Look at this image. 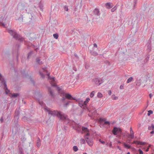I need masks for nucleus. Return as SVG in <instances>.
Here are the masks:
<instances>
[{
  "instance_id": "53",
  "label": "nucleus",
  "mask_w": 154,
  "mask_h": 154,
  "mask_svg": "<svg viewBox=\"0 0 154 154\" xmlns=\"http://www.w3.org/2000/svg\"><path fill=\"white\" fill-rule=\"evenodd\" d=\"M137 2V0H134V4H135V5H136Z\"/></svg>"
},
{
  "instance_id": "48",
  "label": "nucleus",
  "mask_w": 154,
  "mask_h": 154,
  "mask_svg": "<svg viewBox=\"0 0 154 154\" xmlns=\"http://www.w3.org/2000/svg\"><path fill=\"white\" fill-rule=\"evenodd\" d=\"M130 130L131 134L134 133L132 128L131 127L130 128Z\"/></svg>"
},
{
  "instance_id": "10",
  "label": "nucleus",
  "mask_w": 154,
  "mask_h": 154,
  "mask_svg": "<svg viewBox=\"0 0 154 154\" xmlns=\"http://www.w3.org/2000/svg\"><path fill=\"white\" fill-rule=\"evenodd\" d=\"M94 14V15L100 16V13L99 10L97 8H95L93 11Z\"/></svg>"
},
{
  "instance_id": "46",
  "label": "nucleus",
  "mask_w": 154,
  "mask_h": 154,
  "mask_svg": "<svg viewBox=\"0 0 154 154\" xmlns=\"http://www.w3.org/2000/svg\"><path fill=\"white\" fill-rule=\"evenodd\" d=\"M104 124H105V125H110V123L109 122V121H106L104 122Z\"/></svg>"
},
{
  "instance_id": "16",
  "label": "nucleus",
  "mask_w": 154,
  "mask_h": 154,
  "mask_svg": "<svg viewBox=\"0 0 154 154\" xmlns=\"http://www.w3.org/2000/svg\"><path fill=\"white\" fill-rule=\"evenodd\" d=\"M57 90L58 91V92L59 93L61 94L62 95L63 92H64L63 91H62L61 90V89L60 88L57 87Z\"/></svg>"
},
{
  "instance_id": "32",
  "label": "nucleus",
  "mask_w": 154,
  "mask_h": 154,
  "mask_svg": "<svg viewBox=\"0 0 154 154\" xmlns=\"http://www.w3.org/2000/svg\"><path fill=\"white\" fill-rule=\"evenodd\" d=\"M140 141H137V140H135L133 141V144H136L138 145H140Z\"/></svg>"
},
{
  "instance_id": "59",
  "label": "nucleus",
  "mask_w": 154,
  "mask_h": 154,
  "mask_svg": "<svg viewBox=\"0 0 154 154\" xmlns=\"http://www.w3.org/2000/svg\"><path fill=\"white\" fill-rule=\"evenodd\" d=\"M151 134H154V130L150 132Z\"/></svg>"
},
{
  "instance_id": "51",
  "label": "nucleus",
  "mask_w": 154,
  "mask_h": 154,
  "mask_svg": "<svg viewBox=\"0 0 154 154\" xmlns=\"http://www.w3.org/2000/svg\"><path fill=\"white\" fill-rule=\"evenodd\" d=\"M150 98H151L153 96V95L152 94H150L149 95Z\"/></svg>"
},
{
  "instance_id": "63",
  "label": "nucleus",
  "mask_w": 154,
  "mask_h": 154,
  "mask_svg": "<svg viewBox=\"0 0 154 154\" xmlns=\"http://www.w3.org/2000/svg\"><path fill=\"white\" fill-rule=\"evenodd\" d=\"M21 72V74H22V75H23V76H26V75L25 74L24 75L23 72Z\"/></svg>"
},
{
  "instance_id": "62",
  "label": "nucleus",
  "mask_w": 154,
  "mask_h": 154,
  "mask_svg": "<svg viewBox=\"0 0 154 154\" xmlns=\"http://www.w3.org/2000/svg\"><path fill=\"white\" fill-rule=\"evenodd\" d=\"M109 146L111 147H112V143H110V144H109Z\"/></svg>"
},
{
  "instance_id": "15",
  "label": "nucleus",
  "mask_w": 154,
  "mask_h": 154,
  "mask_svg": "<svg viewBox=\"0 0 154 154\" xmlns=\"http://www.w3.org/2000/svg\"><path fill=\"white\" fill-rule=\"evenodd\" d=\"M136 85L137 86H139L141 85V80L140 79L137 80L136 81Z\"/></svg>"
},
{
  "instance_id": "12",
  "label": "nucleus",
  "mask_w": 154,
  "mask_h": 154,
  "mask_svg": "<svg viewBox=\"0 0 154 154\" xmlns=\"http://www.w3.org/2000/svg\"><path fill=\"white\" fill-rule=\"evenodd\" d=\"M105 5L106 8L107 9H110L113 7L112 4L110 2L106 3Z\"/></svg>"
},
{
  "instance_id": "55",
  "label": "nucleus",
  "mask_w": 154,
  "mask_h": 154,
  "mask_svg": "<svg viewBox=\"0 0 154 154\" xmlns=\"http://www.w3.org/2000/svg\"><path fill=\"white\" fill-rule=\"evenodd\" d=\"M65 98H65L64 97H62V101L63 102L65 100Z\"/></svg>"
},
{
  "instance_id": "1",
  "label": "nucleus",
  "mask_w": 154,
  "mask_h": 154,
  "mask_svg": "<svg viewBox=\"0 0 154 154\" xmlns=\"http://www.w3.org/2000/svg\"><path fill=\"white\" fill-rule=\"evenodd\" d=\"M46 111L48 112L49 114L53 116H57L62 121L67 120L68 123L69 122L68 118L67 116L65 114L60 111H58L57 110L52 111L50 110L49 108L46 107L45 108Z\"/></svg>"
},
{
  "instance_id": "58",
  "label": "nucleus",
  "mask_w": 154,
  "mask_h": 154,
  "mask_svg": "<svg viewBox=\"0 0 154 154\" xmlns=\"http://www.w3.org/2000/svg\"><path fill=\"white\" fill-rule=\"evenodd\" d=\"M117 148L120 150H121V148L119 146H117Z\"/></svg>"
},
{
  "instance_id": "4",
  "label": "nucleus",
  "mask_w": 154,
  "mask_h": 154,
  "mask_svg": "<svg viewBox=\"0 0 154 154\" xmlns=\"http://www.w3.org/2000/svg\"><path fill=\"white\" fill-rule=\"evenodd\" d=\"M0 81L2 83L1 85L3 86L4 89L5 91V93L6 94H8L10 92V91L8 89L6 82L3 76L0 73Z\"/></svg>"
},
{
  "instance_id": "33",
  "label": "nucleus",
  "mask_w": 154,
  "mask_h": 154,
  "mask_svg": "<svg viewBox=\"0 0 154 154\" xmlns=\"http://www.w3.org/2000/svg\"><path fill=\"white\" fill-rule=\"evenodd\" d=\"M53 36L54 38L57 39L58 37V35L57 33L53 34Z\"/></svg>"
},
{
  "instance_id": "41",
  "label": "nucleus",
  "mask_w": 154,
  "mask_h": 154,
  "mask_svg": "<svg viewBox=\"0 0 154 154\" xmlns=\"http://www.w3.org/2000/svg\"><path fill=\"white\" fill-rule=\"evenodd\" d=\"M39 74L41 77H42L43 78H45V75L43 73H42L41 72H40Z\"/></svg>"
},
{
  "instance_id": "18",
  "label": "nucleus",
  "mask_w": 154,
  "mask_h": 154,
  "mask_svg": "<svg viewBox=\"0 0 154 154\" xmlns=\"http://www.w3.org/2000/svg\"><path fill=\"white\" fill-rule=\"evenodd\" d=\"M90 100V99L89 97H87L86 98V100L84 102V105H86L87 103L89 102Z\"/></svg>"
},
{
  "instance_id": "7",
  "label": "nucleus",
  "mask_w": 154,
  "mask_h": 154,
  "mask_svg": "<svg viewBox=\"0 0 154 154\" xmlns=\"http://www.w3.org/2000/svg\"><path fill=\"white\" fill-rule=\"evenodd\" d=\"M94 82L96 84L100 85L103 82V79H99L98 78H95L94 79Z\"/></svg>"
},
{
  "instance_id": "64",
  "label": "nucleus",
  "mask_w": 154,
  "mask_h": 154,
  "mask_svg": "<svg viewBox=\"0 0 154 154\" xmlns=\"http://www.w3.org/2000/svg\"><path fill=\"white\" fill-rule=\"evenodd\" d=\"M149 148H147L146 150V152H148L149 151Z\"/></svg>"
},
{
  "instance_id": "45",
  "label": "nucleus",
  "mask_w": 154,
  "mask_h": 154,
  "mask_svg": "<svg viewBox=\"0 0 154 154\" xmlns=\"http://www.w3.org/2000/svg\"><path fill=\"white\" fill-rule=\"evenodd\" d=\"M19 47H20V46L18 44L16 45V46L15 47H16L17 49V53L18 50V48H19Z\"/></svg>"
},
{
  "instance_id": "30",
  "label": "nucleus",
  "mask_w": 154,
  "mask_h": 154,
  "mask_svg": "<svg viewBox=\"0 0 154 154\" xmlns=\"http://www.w3.org/2000/svg\"><path fill=\"white\" fill-rule=\"evenodd\" d=\"M33 53L32 51H31L28 54L27 59H29V57H30Z\"/></svg>"
},
{
  "instance_id": "60",
  "label": "nucleus",
  "mask_w": 154,
  "mask_h": 154,
  "mask_svg": "<svg viewBox=\"0 0 154 154\" xmlns=\"http://www.w3.org/2000/svg\"><path fill=\"white\" fill-rule=\"evenodd\" d=\"M94 47H97V45L95 44V43H94Z\"/></svg>"
},
{
  "instance_id": "31",
  "label": "nucleus",
  "mask_w": 154,
  "mask_h": 154,
  "mask_svg": "<svg viewBox=\"0 0 154 154\" xmlns=\"http://www.w3.org/2000/svg\"><path fill=\"white\" fill-rule=\"evenodd\" d=\"M90 135V134L89 133H87L86 134L85 136L84 137L85 140L86 139H89L88 137Z\"/></svg>"
},
{
  "instance_id": "23",
  "label": "nucleus",
  "mask_w": 154,
  "mask_h": 154,
  "mask_svg": "<svg viewBox=\"0 0 154 154\" xmlns=\"http://www.w3.org/2000/svg\"><path fill=\"white\" fill-rule=\"evenodd\" d=\"M82 130L84 131L89 132V130L87 128L85 127H82Z\"/></svg>"
},
{
  "instance_id": "20",
  "label": "nucleus",
  "mask_w": 154,
  "mask_h": 154,
  "mask_svg": "<svg viewBox=\"0 0 154 154\" xmlns=\"http://www.w3.org/2000/svg\"><path fill=\"white\" fill-rule=\"evenodd\" d=\"M148 129L149 130H154V125L153 124H152L151 126H149L148 127Z\"/></svg>"
},
{
  "instance_id": "19",
  "label": "nucleus",
  "mask_w": 154,
  "mask_h": 154,
  "mask_svg": "<svg viewBox=\"0 0 154 154\" xmlns=\"http://www.w3.org/2000/svg\"><path fill=\"white\" fill-rule=\"evenodd\" d=\"M19 153L20 154L24 153L23 152V149L22 148L19 147Z\"/></svg>"
},
{
  "instance_id": "35",
  "label": "nucleus",
  "mask_w": 154,
  "mask_h": 154,
  "mask_svg": "<svg viewBox=\"0 0 154 154\" xmlns=\"http://www.w3.org/2000/svg\"><path fill=\"white\" fill-rule=\"evenodd\" d=\"M117 8V7L116 6L111 9V11L112 12H114L116 10Z\"/></svg>"
},
{
  "instance_id": "36",
  "label": "nucleus",
  "mask_w": 154,
  "mask_h": 154,
  "mask_svg": "<svg viewBox=\"0 0 154 154\" xmlns=\"http://www.w3.org/2000/svg\"><path fill=\"white\" fill-rule=\"evenodd\" d=\"M153 113V111L151 110H149L148 111V113H147V116H149L151 114Z\"/></svg>"
},
{
  "instance_id": "43",
  "label": "nucleus",
  "mask_w": 154,
  "mask_h": 154,
  "mask_svg": "<svg viewBox=\"0 0 154 154\" xmlns=\"http://www.w3.org/2000/svg\"><path fill=\"white\" fill-rule=\"evenodd\" d=\"M112 98L113 100H117L118 99V97H116L115 95H113L112 96Z\"/></svg>"
},
{
  "instance_id": "37",
  "label": "nucleus",
  "mask_w": 154,
  "mask_h": 154,
  "mask_svg": "<svg viewBox=\"0 0 154 154\" xmlns=\"http://www.w3.org/2000/svg\"><path fill=\"white\" fill-rule=\"evenodd\" d=\"M80 143L82 144H85V139H81L80 140Z\"/></svg>"
},
{
  "instance_id": "13",
  "label": "nucleus",
  "mask_w": 154,
  "mask_h": 154,
  "mask_svg": "<svg viewBox=\"0 0 154 154\" xmlns=\"http://www.w3.org/2000/svg\"><path fill=\"white\" fill-rule=\"evenodd\" d=\"M147 50L148 52H149L151 51V45L149 43L147 44Z\"/></svg>"
},
{
  "instance_id": "14",
  "label": "nucleus",
  "mask_w": 154,
  "mask_h": 154,
  "mask_svg": "<svg viewBox=\"0 0 154 154\" xmlns=\"http://www.w3.org/2000/svg\"><path fill=\"white\" fill-rule=\"evenodd\" d=\"M37 146L38 147H39L41 146V140L39 137H38V139L37 142Z\"/></svg>"
},
{
  "instance_id": "2",
  "label": "nucleus",
  "mask_w": 154,
  "mask_h": 154,
  "mask_svg": "<svg viewBox=\"0 0 154 154\" xmlns=\"http://www.w3.org/2000/svg\"><path fill=\"white\" fill-rule=\"evenodd\" d=\"M28 6V4L26 3L25 2H21L17 5V9L21 11H24L23 12L26 11V12L29 13H30V11L26 8Z\"/></svg>"
},
{
  "instance_id": "17",
  "label": "nucleus",
  "mask_w": 154,
  "mask_h": 154,
  "mask_svg": "<svg viewBox=\"0 0 154 154\" xmlns=\"http://www.w3.org/2000/svg\"><path fill=\"white\" fill-rule=\"evenodd\" d=\"M36 62L38 64L40 65L43 64L42 62V61H41V60L38 58H36Z\"/></svg>"
},
{
  "instance_id": "29",
  "label": "nucleus",
  "mask_w": 154,
  "mask_h": 154,
  "mask_svg": "<svg viewBox=\"0 0 154 154\" xmlns=\"http://www.w3.org/2000/svg\"><path fill=\"white\" fill-rule=\"evenodd\" d=\"M73 150L74 151H75V152H76L78 150V147L76 146H74L73 147Z\"/></svg>"
},
{
  "instance_id": "39",
  "label": "nucleus",
  "mask_w": 154,
  "mask_h": 154,
  "mask_svg": "<svg viewBox=\"0 0 154 154\" xmlns=\"http://www.w3.org/2000/svg\"><path fill=\"white\" fill-rule=\"evenodd\" d=\"M47 75L48 76H49V73H48ZM49 79H52V80L54 82L55 81V78H54V77H52V78H51L50 77V76H49Z\"/></svg>"
},
{
  "instance_id": "56",
  "label": "nucleus",
  "mask_w": 154,
  "mask_h": 154,
  "mask_svg": "<svg viewBox=\"0 0 154 154\" xmlns=\"http://www.w3.org/2000/svg\"><path fill=\"white\" fill-rule=\"evenodd\" d=\"M51 85L52 86H56V85L55 84H51Z\"/></svg>"
},
{
  "instance_id": "8",
  "label": "nucleus",
  "mask_w": 154,
  "mask_h": 154,
  "mask_svg": "<svg viewBox=\"0 0 154 154\" xmlns=\"http://www.w3.org/2000/svg\"><path fill=\"white\" fill-rule=\"evenodd\" d=\"M62 95L63 96H65L66 98L69 100H73L72 99L73 97H72V95L67 93H65L64 92H63Z\"/></svg>"
},
{
  "instance_id": "24",
  "label": "nucleus",
  "mask_w": 154,
  "mask_h": 154,
  "mask_svg": "<svg viewBox=\"0 0 154 154\" xmlns=\"http://www.w3.org/2000/svg\"><path fill=\"white\" fill-rule=\"evenodd\" d=\"M91 54L94 56H97L98 55V53L96 51H92L91 52Z\"/></svg>"
},
{
  "instance_id": "34",
  "label": "nucleus",
  "mask_w": 154,
  "mask_h": 154,
  "mask_svg": "<svg viewBox=\"0 0 154 154\" xmlns=\"http://www.w3.org/2000/svg\"><path fill=\"white\" fill-rule=\"evenodd\" d=\"M94 93H95L94 91H92L91 92V93H90V97H93L94 95Z\"/></svg>"
},
{
  "instance_id": "3",
  "label": "nucleus",
  "mask_w": 154,
  "mask_h": 154,
  "mask_svg": "<svg viewBox=\"0 0 154 154\" xmlns=\"http://www.w3.org/2000/svg\"><path fill=\"white\" fill-rule=\"evenodd\" d=\"M8 32L13 36V38L20 41H23V38L20 35L17 34L15 30L8 29Z\"/></svg>"
},
{
  "instance_id": "22",
  "label": "nucleus",
  "mask_w": 154,
  "mask_h": 154,
  "mask_svg": "<svg viewBox=\"0 0 154 154\" xmlns=\"http://www.w3.org/2000/svg\"><path fill=\"white\" fill-rule=\"evenodd\" d=\"M38 100L39 103V104L41 105L42 106H44L45 104L42 100H40L39 99H38Z\"/></svg>"
},
{
  "instance_id": "52",
  "label": "nucleus",
  "mask_w": 154,
  "mask_h": 154,
  "mask_svg": "<svg viewBox=\"0 0 154 154\" xmlns=\"http://www.w3.org/2000/svg\"><path fill=\"white\" fill-rule=\"evenodd\" d=\"M3 119L2 117H1L0 119V121L1 123H2L3 122Z\"/></svg>"
},
{
  "instance_id": "6",
  "label": "nucleus",
  "mask_w": 154,
  "mask_h": 154,
  "mask_svg": "<svg viewBox=\"0 0 154 154\" xmlns=\"http://www.w3.org/2000/svg\"><path fill=\"white\" fill-rule=\"evenodd\" d=\"M72 99L78 103L79 105L81 107H82V106L86 107V105H84L82 100L79 99H75V98H72Z\"/></svg>"
},
{
  "instance_id": "27",
  "label": "nucleus",
  "mask_w": 154,
  "mask_h": 154,
  "mask_svg": "<svg viewBox=\"0 0 154 154\" xmlns=\"http://www.w3.org/2000/svg\"><path fill=\"white\" fill-rule=\"evenodd\" d=\"M97 97L99 98H101L103 97V95L102 94L100 93V92H99L97 94Z\"/></svg>"
},
{
  "instance_id": "9",
  "label": "nucleus",
  "mask_w": 154,
  "mask_h": 154,
  "mask_svg": "<svg viewBox=\"0 0 154 154\" xmlns=\"http://www.w3.org/2000/svg\"><path fill=\"white\" fill-rule=\"evenodd\" d=\"M48 92L50 94V96H51L52 98H54V94L53 92L51 90V88L50 87H47Z\"/></svg>"
},
{
  "instance_id": "47",
  "label": "nucleus",
  "mask_w": 154,
  "mask_h": 154,
  "mask_svg": "<svg viewBox=\"0 0 154 154\" xmlns=\"http://www.w3.org/2000/svg\"><path fill=\"white\" fill-rule=\"evenodd\" d=\"M138 151L139 152V154H143V152L140 149H139Z\"/></svg>"
},
{
  "instance_id": "61",
  "label": "nucleus",
  "mask_w": 154,
  "mask_h": 154,
  "mask_svg": "<svg viewBox=\"0 0 154 154\" xmlns=\"http://www.w3.org/2000/svg\"><path fill=\"white\" fill-rule=\"evenodd\" d=\"M2 25H3L4 27H5V24L4 23H2Z\"/></svg>"
},
{
  "instance_id": "49",
  "label": "nucleus",
  "mask_w": 154,
  "mask_h": 154,
  "mask_svg": "<svg viewBox=\"0 0 154 154\" xmlns=\"http://www.w3.org/2000/svg\"><path fill=\"white\" fill-rule=\"evenodd\" d=\"M123 87H124V85H121L120 86V88L121 89H123Z\"/></svg>"
},
{
  "instance_id": "5",
  "label": "nucleus",
  "mask_w": 154,
  "mask_h": 154,
  "mask_svg": "<svg viewBox=\"0 0 154 154\" xmlns=\"http://www.w3.org/2000/svg\"><path fill=\"white\" fill-rule=\"evenodd\" d=\"M122 131V130L119 128L114 127L112 130V133L114 135H121Z\"/></svg>"
},
{
  "instance_id": "28",
  "label": "nucleus",
  "mask_w": 154,
  "mask_h": 154,
  "mask_svg": "<svg viewBox=\"0 0 154 154\" xmlns=\"http://www.w3.org/2000/svg\"><path fill=\"white\" fill-rule=\"evenodd\" d=\"M19 95V94L18 93H13L12 95V97H17Z\"/></svg>"
},
{
  "instance_id": "38",
  "label": "nucleus",
  "mask_w": 154,
  "mask_h": 154,
  "mask_svg": "<svg viewBox=\"0 0 154 154\" xmlns=\"http://www.w3.org/2000/svg\"><path fill=\"white\" fill-rule=\"evenodd\" d=\"M71 102L70 101H68L66 103L64 104L63 105L64 107H67L68 105L69 104V103Z\"/></svg>"
},
{
  "instance_id": "40",
  "label": "nucleus",
  "mask_w": 154,
  "mask_h": 154,
  "mask_svg": "<svg viewBox=\"0 0 154 154\" xmlns=\"http://www.w3.org/2000/svg\"><path fill=\"white\" fill-rule=\"evenodd\" d=\"M129 136L130 138L133 139L134 138V133H131L129 134Z\"/></svg>"
},
{
  "instance_id": "50",
  "label": "nucleus",
  "mask_w": 154,
  "mask_h": 154,
  "mask_svg": "<svg viewBox=\"0 0 154 154\" xmlns=\"http://www.w3.org/2000/svg\"><path fill=\"white\" fill-rule=\"evenodd\" d=\"M99 141L103 144H104L105 143V142L104 141L101 140V139L99 140Z\"/></svg>"
},
{
  "instance_id": "11",
  "label": "nucleus",
  "mask_w": 154,
  "mask_h": 154,
  "mask_svg": "<svg viewBox=\"0 0 154 154\" xmlns=\"http://www.w3.org/2000/svg\"><path fill=\"white\" fill-rule=\"evenodd\" d=\"M85 140L89 146H92L93 144V142L92 139L89 138Z\"/></svg>"
},
{
  "instance_id": "54",
  "label": "nucleus",
  "mask_w": 154,
  "mask_h": 154,
  "mask_svg": "<svg viewBox=\"0 0 154 154\" xmlns=\"http://www.w3.org/2000/svg\"><path fill=\"white\" fill-rule=\"evenodd\" d=\"M108 93V94L109 95H111V93H112L111 91H110V90L109 91Z\"/></svg>"
},
{
  "instance_id": "26",
  "label": "nucleus",
  "mask_w": 154,
  "mask_h": 154,
  "mask_svg": "<svg viewBox=\"0 0 154 154\" xmlns=\"http://www.w3.org/2000/svg\"><path fill=\"white\" fill-rule=\"evenodd\" d=\"M39 7L40 8L41 10L42 11H43V5L41 3H39Z\"/></svg>"
},
{
  "instance_id": "44",
  "label": "nucleus",
  "mask_w": 154,
  "mask_h": 154,
  "mask_svg": "<svg viewBox=\"0 0 154 154\" xmlns=\"http://www.w3.org/2000/svg\"><path fill=\"white\" fill-rule=\"evenodd\" d=\"M140 145H145L146 143L144 142L140 141Z\"/></svg>"
},
{
  "instance_id": "57",
  "label": "nucleus",
  "mask_w": 154,
  "mask_h": 154,
  "mask_svg": "<svg viewBox=\"0 0 154 154\" xmlns=\"http://www.w3.org/2000/svg\"><path fill=\"white\" fill-rule=\"evenodd\" d=\"M73 69L74 70H75V71H77V69L75 67H73Z\"/></svg>"
},
{
  "instance_id": "21",
  "label": "nucleus",
  "mask_w": 154,
  "mask_h": 154,
  "mask_svg": "<svg viewBox=\"0 0 154 154\" xmlns=\"http://www.w3.org/2000/svg\"><path fill=\"white\" fill-rule=\"evenodd\" d=\"M124 146L125 148L128 149L130 148L131 147V146L130 145H128L125 143H124Z\"/></svg>"
},
{
  "instance_id": "25",
  "label": "nucleus",
  "mask_w": 154,
  "mask_h": 154,
  "mask_svg": "<svg viewBox=\"0 0 154 154\" xmlns=\"http://www.w3.org/2000/svg\"><path fill=\"white\" fill-rule=\"evenodd\" d=\"M133 79V78L132 77H131L129 78L127 81V83H128L130 82H131V81H132Z\"/></svg>"
},
{
  "instance_id": "42",
  "label": "nucleus",
  "mask_w": 154,
  "mask_h": 154,
  "mask_svg": "<svg viewBox=\"0 0 154 154\" xmlns=\"http://www.w3.org/2000/svg\"><path fill=\"white\" fill-rule=\"evenodd\" d=\"M64 8L65 11H67L68 10V7L67 5H65L64 7Z\"/></svg>"
}]
</instances>
